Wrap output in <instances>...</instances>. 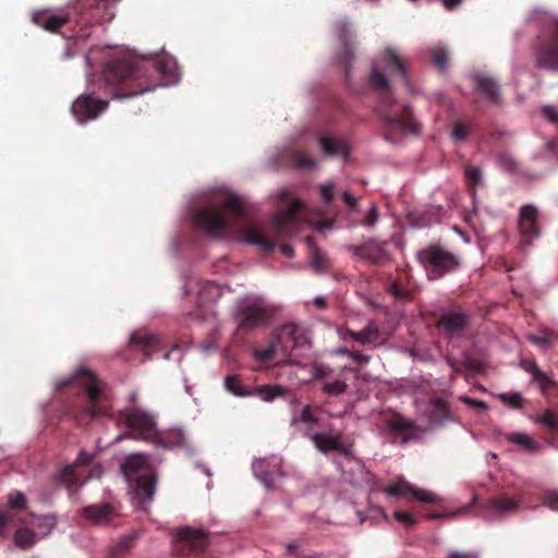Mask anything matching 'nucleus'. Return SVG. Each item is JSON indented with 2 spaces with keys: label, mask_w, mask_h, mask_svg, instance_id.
Instances as JSON below:
<instances>
[{
  "label": "nucleus",
  "mask_w": 558,
  "mask_h": 558,
  "mask_svg": "<svg viewBox=\"0 0 558 558\" xmlns=\"http://www.w3.org/2000/svg\"><path fill=\"white\" fill-rule=\"evenodd\" d=\"M386 427L393 433H404L414 428V423L404 418L403 416L396 414L385 422Z\"/></svg>",
  "instance_id": "nucleus-36"
},
{
  "label": "nucleus",
  "mask_w": 558,
  "mask_h": 558,
  "mask_svg": "<svg viewBox=\"0 0 558 558\" xmlns=\"http://www.w3.org/2000/svg\"><path fill=\"white\" fill-rule=\"evenodd\" d=\"M294 159L296 166L302 169H312L316 165L315 160L304 153H298Z\"/></svg>",
  "instance_id": "nucleus-55"
},
{
  "label": "nucleus",
  "mask_w": 558,
  "mask_h": 558,
  "mask_svg": "<svg viewBox=\"0 0 558 558\" xmlns=\"http://www.w3.org/2000/svg\"><path fill=\"white\" fill-rule=\"evenodd\" d=\"M225 388L235 397H250L258 396L264 401H272L277 397L286 393V388L278 385H262L253 388L246 387L242 384L239 375H228L223 381Z\"/></svg>",
  "instance_id": "nucleus-12"
},
{
  "label": "nucleus",
  "mask_w": 558,
  "mask_h": 558,
  "mask_svg": "<svg viewBox=\"0 0 558 558\" xmlns=\"http://www.w3.org/2000/svg\"><path fill=\"white\" fill-rule=\"evenodd\" d=\"M268 463L266 460L255 461L253 470L257 478L267 487L272 488L276 482L277 473L267 471Z\"/></svg>",
  "instance_id": "nucleus-33"
},
{
  "label": "nucleus",
  "mask_w": 558,
  "mask_h": 558,
  "mask_svg": "<svg viewBox=\"0 0 558 558\" xmlns=\"http://www.w3.org/2000/svg\"><path fill=\"white\" fill-rule=\"evenodd\" d=\"M385 493L388 496L397 498L413 497L415 500L425 504H438L440 498L429 490L413 486L411 483L400 477L396 483L387 486Z\"/></svg>",
  "instance_id": "nucleus-16"
},
{
  "label": "nucleus",
  "mask_w": 558,
  "mask_h": 558,
  "mask_svg": "<svg viewBox=\"0 0 558 558\" xmlns=\"http://www.w3.org/2000/svg\"><path fill=\"white\" fill-rule=\"evenodd\" d=\"M475 80V88L478 93L486 96L488 100L494 104L500 102V89L498 83L488 76L485 75H476Z\"/></svg>",
  "instance_id": "nucleus-27"
},
{
  "label": "nucleus",
  "mask_w": 558,
  "mask_h": 558,
  "mask_svg": "<svg viewBox=\"0 0 558 558\" xmlns=\"http://www.w3.org/2000/svg\"><path fill=\"white\" fill-rule=\"evenodd\" d=\"M94 93L82 94L73 101L71 111L78 123L95 120L108 109L109 100L95 98Z\"/></svg>",
  "instance_id": "nucleus-13"
},
{
  "label": "nucleus",
  "mask_w": 558,
  "mask_h": 558,
  "mask_svg": "<svg viewBox=\"0 0 558 558\" xmlns=\"http://www.w3.org/2000/svg\"><path fill=\"white\" fill-rule=\"evenodd\" d=\"M319 145L324 154L328 156H340L345 158L350 154L349 146L344 142L328 136L319 137Z\"/></svg>",
  "instance_id": "nucleus-30"
},
{
  "label": "nucleus",
  "mask_w": 558,
  "mask_h": 558,
  "mask_svg": "<svg viewBox=\"0 0 558 558\" xmlns=\"http://www.w3.org/2000/svg\"><path fill=\"white\" fill-rule=\"evenodd\" d=\"M209 546L208 534L190 526L181 527L173 537L172 551L180 558L196 557Z\"/></svg>",
  "instance_id": "nucleus-9"
},
{
  "label": "nucleus",
  "mask_w": 558,
  "mask_h": 558,
  "mask_svg": "<svg viewBox=\"0 0 558 558\" xmlns=\"http://www.w3.org/2000/svg\"><path fill=\"white\" fill-rule=\"evenodd\" d=\"M498 162L505 170L509 172H515L518 170V162L510 155H499Z\"/></svg>",
  "instance_id": "nucleus-54"
},
{
  "label": "nucleus",
  "mask_w": 558,
  "mask_h": 558,
  "mask_svg": "<svg viewBox=\"0 0 558 558\" xmlns=\"http://www.w3.org/2000/svg\"><path fill=\"white\" fill-rule=\"evenodd\" d=\"M332 374L333 371L325 364L316 363L313 365V377L316 380L328 381L332 379Z\"/></svg>",
  "instance_id": "nucleus-45"
},
{
  "label": "nucleus",
  "mask_w": 558,
  "mask_h": 558,
  "mask_svg": "<svg viewBox=\"0 0 558 558\" xmlns=\"http://www.w3.org/2000/svg\"><path fill=\"white\" fill-rule=\"evenodd\" d=\"M149 470H153V468L148 463V457L143 453H132L121 464V471L129 480L141 471L148 473Z\"/></svg>",
  "instance_id": "nucleus-24"
},
{
  "label": "nucleus",
  "mask_w": 558,
  "mask_h": 558,
  "mask_svg": "<svg viewBox=\"0 0 558 558\" xmlns=\"http://www.w3.org/2000/svg\"><path fill=\"white\" fill-rule=\"evenodd\" d=\"M471 324V316L464 312H446L436 322V328L447 337L458 336Z\"/></svg>",
  "instance_id": "nucleus-17"
},
{
  "label": "nucleus",
  "mask_w": 558,
  "mask_h": 558,
  "mask_svg": "<svg viewBox=\"0 0 558 558\" xmlns=\"http://www.w3.org/2000/svg\"><path fill=\"white\" fill-rule=\"evenodd\" d=\"M244 217V206L239 196L232 195L225 199L221 207L207 206L197 209L194 222L213 236H220L235 227Z\"/></svg>",
  "instance_id": "nucleus-4"
},
{
  "label": "nucleus",
  "mask_w": 558,
  "mask_h": 558,
  "mask_svg": "<svg viewBox=\"0 0 558 558\" xmlns=\"http://www.w3.org/2000/svg\"><path fill=\"white\" fill-rule=\"evenodd\" d=\"M134 537L132 535L122 536L119 542L110 549L108 558H123L132 548Z\"/></svg>",
  "instance_id": "nucleus-39"
},
{
  "label": "nucleus",
  "mask_w": 558,
  "mask_h": 558,
  "mask_svg": "<svg viewBox=\"0 0 558 558\" xmlns=\"http://www.w3.org/2000/svg\"><path fill=\"white\" fill-rule=\"evenodd\" d=\"M354 256L367 260L372 265H381L385 262V250L383 244H375L368 241L362 245H352L349 248Z\"/></svg>",
  "instance_id": "nucleus-21"
},
{
  "label": "nucleus",
  "mask_w": 558,
  "mask_h": 558,
  "mask_svg": "<svg viewBox=\"0 0 558 558\" xmlns=\"http://www.w3.org/2000/svg\"><path fill=\"white\" fill-rule=\"evenodd\" d=\"M533 54L536 68L558 72V19L551 20L537 36Z\"/></svg>",
  "instance_id": "nucleus-6"
},
{
  "label": "nucleus",
  "mask_w": 558,
  "mask_h": 558,
  "mask_svg": "<svg viewBox=\"0 0 558 558\" xmlns=\"http://www.w3.org/2000/svg\"><path fill=\"white\" fill-rule=\"evenodd\" d=\"M93 461V453L81 450L74 462L64 465L56 473V480L68 490L76 492L88 477H92V473L85 474V468L89 466Z\"/></svg>",
  "instance_id": "nucleus-11"
},
{
  "label": "nucleus",
  "mask_w": 558,
  "mask_h": 558,
  "mask_svg": "<svg viewBox=\"0 0 558 558\" xmlns=\"http://www.w3.org/2000/svg\"><path fill=\"white\" fill-rule=\"evenodd\" d=\"M348 387L344 379L332 377V379L324 383L322 390L329 396H340L347 391Z\"/></svg>",
  "instance_id": "nucleus-40"
},
{
  "label": "nucleus",
  "mask_w": 558,
  "mask_h": 558,
  "mask_svg": "<svg viewBox=\"0 0 558 558\" xmlns=\"http://www.w3.org/2000/svg\"><path fill=\"white\" fill-rule=\"evenodd\" d=\"M278 352H280V350L271 338L269 347L266 349L255 350L254 355L260 361H270L276 356Z\"/></svg>",
  "instance_id": "nucleus-46"
},
{
  "label": "nucleus",
  "mask_w": 558,
  "mask_h": 558,
  "mask_svg": "<svg viewBox=\"0 0 558 558\" xmlns=\"http://www.w3.org/2000/svg\"><path fill=\"white\" fill-rule=\"evenodd\" d=\"M307 244L312 247V266L317 271H324L328 268V260L324 256V254L320 252L319 248L314 246V240L312 236H306Z\"/></svg>",
  "instance_id": "nucleus-38"
},
{
  "label": "nucleus",
  "mask_w": 558,
  "mask_h": 558,
  "mask_svg": "<svg viewBox=\"0 0 558 558\" xmlns=\"http://www.w3.org/2000/svg\"><path fill=\"white\" fill-rule=\"evenodd\" d=\"M450 407L445 399L440 397L430 399L428 418L432 424L441 425L450 418Z\"/></svg>",
  "instance_id": "nucleus-26"
},
{
  "label": "nucleus",
  "mask_w": 558,
  "mask_h": 558,
  "mask_svg": "<svg viewBox=\"0 0 558 558\" xmlns=\"http://www.w3.org/2000/svg\"><path fill=\"white\" fill-rule=\"evenodd\" d=\"M520 365L526 373L532 375L533 380L542 373L534 360H522Z\"/></svg>",
  "instance_id": "nucleus-56"
},
{
  "label": "nucleus",
  "mask_w": 558,
  "mask_h": 558,
  "mask_svg": "<svg viewBox=\"0 0 558 558\" xmlns=\"http://www.w3.org/2000/svg\"><path fill=\"white\" fill-rule=\"evenodd\" d=\"M14 543L21 549H29L36 543V534L28 527H20L14 533Z\"/></svg>",
  "instance_id": "nucleus-35"
},
{
  "label": "nucleus",
  "mask_w": 558,
  "mask_h": 558,
  "mask_svg": "<svg viewBox=\"0 0 558 558\" xmlns=\"http://www.w3.org/2000/svg\"><path fill=\"white\" fill-rule=\"evenodd\" d=\"M151 442L166 449L180 448L184 445V434L181 429H170L166 433L157 430Z\"/></svg>",
  "instance_id": "nucleus-28"
},
{
  "label": "nucleus",
  "mask_w": 558,
  "mask_h": 558,
  "mask_svg": "<svg viewBox=\"0 0 558 558\" xmlns=\"http://www.w3.org/2000/svg\"><path fill=\"white\" fill-rule=\"evenodd\" d=\"M271 338L283 355L292 354L306 343L303 331L295 324H284L271 332Z\"/></svg>",
  "instance_id": "nucleus-14"
},
{
  "label": "nucleus",
  "mask_w": 558,
  "mask_h": 558,
  "mask_svg": "<svg viewBox=\"0 0 558 558\" xmlns=\"http://www.w3.org/2000/svg\"><path fill=\"white\" fill-rule=\"evenodd\" d=\"M393 517L398 522L404 524L408 527L414 526L417 523V519L413 514L405 511L398 510L393 513Z\"/></svg>",
  "instance_id": "nucleus-53"
},
{
  "label": "nucleus",
  "mask_w": 558,
  "mask_h": 558,
  "mask_svg": "<svg viewBox=\"0 0 558 558\" xmlns=\"http://www.w3.org/2000/svg\"><path fill=\"white\" fill-rule=\"evenodd\" d=\"M173 58L112 59L101 72V84L112 99H128L178 82Z\"/></svg>",
  "instance_id": "nucleus-1"
},
{
  "label": "nucleus",
  "mask_w": 558,
  "mask_h": 558,
  "mask_svg": "<svg viewBox=\"0 0 558 558\" xmlns=\"http://www.w3.org/2000/svg\"><path fill=\"white\" fill-rule=\"evenodd\" d=\"M157 475L154 470L143 473L135 478L134 494L137 500V507L147 511V505L154 499L156 490Z\"/></svg>",
  "instance_id": "nucleus-18"
},
{
  "label": "nucleus",
  "mask_w": 558,
  "mask_h": 558,
  "mask_svg": "<svg viewBox=\"0 0 558 558\" xmlns=\"http://www.w3.org/2000/svg\"><path fill=\"white\" fill-rule=\"evenodd\" d=\"M389 293L397 300L409 301L411 300V292L403 288L397 281H393L388 289Z\"/></svg>",
  "instance_id": "nucleus-48"
},
{
  "label": "nucleus",
  "mask_w": 558,
  "mask_h": 558,
  "mask_svg": "<svg viewBox=\"0 0 558 558\" xmlns=\"http://www.w3.org/2000/svg\"><path fill=\"white\" fill-rule=\"evenodd\" d=\"M537 218L538 211L533 205H524L520 208L519 231L524 239L523 243L530 244L533 239L539 236Z\"/></svg>",
  "instance_id": "nucleus-19"
},
{
  "label": "nucleus",
  "mask_w": 558,
  "mask_h": 558,
  "mask_svg": "<svg viewBox=\"0 0 558 558\" xmlns=\"http://www.w3.org/2000/svg\"><path fill=\"white\" fill-rule=\"evenodd\" d=\"M303 208V203L299 199H292L287 208L275 214L272 218V228L277 238H283L295 232L299 225V213Z\"/></svg>",
  "instance_id": "nucleus-15"
},
{
  "label": "nucleus",
  "mask_w": 558,
  "mask_h": 558,
  "mask_svg": "<svg viewBox=\"0 0 558 558\" xmlns=\"http://www.w3.org/2000/svg\"><path fill=\"white\" fill-rule=\"evenodd\" d=\"M241 234L243 240L246 243L253 244L258 246L264 252H271L275 246L276 242L269 238H267L259 229L258 227L254 225H246L242 228Z\"/></svg>",
  "instance_id": "nucleus-22"
},
{
  "label": "nucleus",
  "mask_w": 558,
  "mask_h": 558,
  "mask_svg": "<svg viewBox=\"0 0 558 558\" xmlns=\"http://www.w3.org/2000/svg\"><path fill=\"white\" fill-rule=\"evenodd\" d=\"M517 500L506 496H496L488 500V508L498 513L513 512L518 509Z\"/></svg>",
  "instance_id": "nucleus-32"
},
{
  "label": "nucleus",
  "mask_w": 558,
  "mask_h": 558,
  "mask_svg": "<svg viewBox=\"0 0 558 558\" xmlns=\"http://www.w3.org/2000/svg\"><path fill=\"white\" fill-rule=\"evenodd\" d=\"M538 384V387L544 396H548L550 390L557 387V383L548 377L544 372L533 380Z\"/></svg>",
  "instance_id": "nucleus-47"
},
{
  "label": "nucleus",
  "mask_w": 558,
  "mask_h": 558,
  "mask_svg": "<svg viewBox=\"0 0 558 558\" xmlns=\"http://www.w3.org/2000/svg\"><path fill=\"white\" fill-rule=\"evenodd\" d=\"M388 76L399 80L405 86H410L407 63L393 48H385L378 60L373 63L369 74V85L380 93L387 109L381 113L385 128L389 131L417 135L421 124L414 119L411 108L397 105L391 99V86Z\"/></svg>",
  "instance_id": "nucleus-2"
},
{
  "label": "nucleus",
  "mask_w": 558,
  "mask_h": 558,
  "mask_svg": "<svg viewBox=\"0 0 558 558\" xmlns=\"http://www.w3.org/2000/svg\"><path fill=\"white\" fill-rule=\"evenodd\" d=\"M82 514L92 524H108L113 517V509L109 504L92 505L83 508Z\"/></svg>",
  "instance_id": "nucleus-23"
},
{
  "label": "nucleus",
  "mask_w": 558,
  "mask_h": 558,
  "mask_svg": "<svg viewBox=\"0 0 558 558\" xmlns=\"http://www.w3.org/2000/svg\"><path fill=\"white\" fill-rule=\"evenodd\" d=\"M543 114L545 118H547L549 121L557 123L558 122V112L555 110L551 106H545L542 109Z\"/></svg>",
  "instance_id": "nucleus-62"
},
{
  "label": "nucleus",
  "mask_w": 558,
  "mask_h": 558,
  "mask_svg": "<svg viewBox=\"0 0 558 558\" xmlns=\"http://www.w3.org/2000/svg\"><path fill=\"white\" fill-rule=\"evenodd\" d=\"M470 133V126L462 121H457L451 131V137L454 141H465Z\"/></svg>",
  "instance_id": "nucleus-49"
},
{
  "label": "nucleus",
  "mask_w": 558,
  "mask_h": 558,
  "mask_svg": "<svg viewBox=\"0 0 558 558\" xmlns=\"http://www.w3.org/2000/svg\"><path fill=\"white\" fill-rule=\"evenodd\" d=\"M274 314L275 310L264 299L257 298L251 302L239 304L234 313V319L239 331L250 332L269 323Z\"/></svg>",
  "instance_id": "nucleus-8"
},
{
  "label": "nucleus",
  "mask_w": 558,
  "mask_h": 558,
  "mask_svg": "<svg viewBox=\"0 0 558 558\" xmlns=\"http://www.w3.org/2000/svg\"><path fill=\"white\" fill-rule=\"evenodd\" d=\"M350 357L353 359L355 362H357L360 364H366L369 361V356L368 355L362 354V353H360L357 351L350 352Z\"/></svg>",
  "instance_id": "nucleus-63"
},
{
  "label": "nucleus",
  "mask_w": 558,
  "mask_h": 558,
  "mask_svg": "<svg viewBox=\"0 0 558 558\" xmlns=\"http://www.w3.org/2000/svg\"><path fill=\"white\" fill-rule=\"evenodd\" d=\"M529 340L538 345V347H546L550 343L551 337L550 336H538V335H531L529 336Z\"/></svg>",
  "instance_id": "nucleus-59"
},
{
  "label": "nucleus",
  "mask_w": 558,
  "mask_h": 558,
  "mask_svg": "<svg viewBox=\"0 0 558 558\" xmlns=\"http://www.w3.org/2000/svg\"><path fill=\"white\" fill-rule=\"evenodd\" d=\"M311 439L318 451L327 453L329 451H336L340 448L341 435L337 434L332 436L325 433H316L311 436Z\"/></svg>",
  "instance_id": "nucleus-29"
},
{
  "label": "nucleus",
  "mask_w": 558,
  "mask_h": 558,
  "mask_svg": "<svg viewBox=\"0 0 558 558\" xmlns=\"http://www.w3.org/2000/svg\"><path fill=\"white\" fill-rule=\"evenodd\" d=\"M8 500L12 509L22 510L26 507V497L20 492L9 494Z\"/></svg>",
  "instance_id": "nucleus-51"
},
{
  "label": "nucleus",
  "mask_w": 558,
  "mask_h": 558,
  "mask_svg": "<svg viewBox=\"0 0 558 558\" xmlns=\"http://www.w3.org/2000/svg\"><path fill=\"white\" fill-rule=\"evenodd\" d=\"M345 336L360 342L361 344H369L377 340L378 330L374 323H369L363 330L354 331L351 329L345 330Z\"/></svg>",
  "instance_id": "nucleus-31"
},
{
  "label": "nucleus",
  "mask_w": 558,
  "mask_h": 558,
  "mask_svg": "<svg viewBox=\"0 0 558 558\" xmlns=\"http://www.w3.org/2000/svg\"><path fill=\"white\" fill-rule=\"evenodd\" d=\"M320 195L326 205H330L333 199V184H324L320 186Z\"/></svg>",
  "instance_id": "nucleus-57"
},
{
  "label": "nucleus",
  "mask_w": 558,
  "mask_h": 558,
  "mask_svg": "<svg viewBox=\"0 0 558 558\" xmlns=\"http://www.w3.org/2000/svg\"><path fill=\"white\" fill-rule=\"evenodd\" d=\"M421 265L430 280H437L456 270L460 264L458 256L438 244L429 245L417 254Z\"/></svg>",
  "instance_id": "nucleus-7"
},
{
  "label": "nucleus",
  "mask_w": 558,
  "mask_h": 558,
  "mask_svg": "<svg viewBox=\"0 0 558 558\" xmlns=\"http://www.w3.org/2000/svg\"><path fill=\"white\" fill-rule=\"evenodd\" d=\"M221 296V289L215 282H205L198 291L199 302H215Z\"/></svg>",
  "instance_id": "nucleus-37"
},
{
  "label": "nucleus",
  "mask_w": 558,
  "mask_h": 558,
  "mask_svg": "<svg viewBox=\"0 0 558 558\" xmlns=\"http://www.w3.org/2000/svg\"><path fill=\"white\" fill-rule=\"evenodd\" d=\"M130 342L132 345L138 347L143 350L147 359H151L156 353L155 348L158 345V338L147 331L138 330L131 335Z\"/></svg>",
  "instance_id": "nucleus-25"
},
{
  "label": "nucleus",
  "mask_w": 558,
  "mask_h": 558,
  "mask_svg": "<svg viewBox=\"0 0 558 558\" xmlns=\"http://www.w3.org/2000/svg\"><path fill=\"white\" fill-rule=\"evenodd\" d=\"M339 60H340V62L344 66L345 80L349 81L350 65H351V63L354 60V53H353V50L351 49V47L348 44L343 45L342 52H341V54L339 57Z\"/></svg>",
  "instance_id": "nucleus-44"
},
{
  "label": "nucleus",
  "mask_w": 558,
  "mask_h": 558,
  "mask_svg": "<svg viewBox=\"0 0 558 558\" xmlns=\"http://www.w3.org/2000/svg\"><path fill=\"white\" fill-rule=\"evenodd\" d=\"M377 220H378L377 207H376V205H373L364 219V223L366 226H373L377 222Z\"/></svg>",
  "instance_id": "nucleus-61"
},
{
  "label": "nucleus",
  "mask_w": 558,
  "mask_h": 558,
  "mask_svg": "<svg viewBox=\"0 0 558 558\" xmlns=\"http://www.w3.org/2000/svg\"><path fill=\"white\" fill-rule=\"evenodd\" d=\"M342 199L345 203V205L350 208L351 211H356L359 207V202L356 197H354L349 192H344L342 194Z\"/></svg>",
  "instance_id": "nucleus-60"
},
{
  "label": "nucleus",
  "mask_w": 558,
  "mask_h": 558,
  "mask_svg": "<svg viewBox=\"0 0 558 558\" xmlns=\"http://www.w3.org/2000/svg\"><path fill=\"white\" fill-rule=\"evenodd\" d=\"M499 398L504 403L513 409H521L524 404V399L518 392L511 395L502 393Z\"/></svg>",
  "instance_id": "nucleus-50"
},
{
  "label": "nucleus",
  "mask_w": 558,
  "mask_h": 558,
  "mask_svg": "<svg viewBox=\"0 0 558 558\" xmlns=\"http://www.w3.org/2000/svg\"><path fill=\"white\" fill-rule=\"evenodd\" d=\"M71 386L83 389L86 397V403L81 412L74 414L80 424L110 414L111 403L109 397L102 389L99 378L90 369L81 367L72 376L56 381L58 390Z\"/></svg>",
  "instance_id": "nucleus-3"
},
{
  "label": "nucleus",
  "mask_w": 558,
  "mask_h": 558,
  "mask_svg": "<svg viewBox=\"0 0 558 558\" xmlns=\"http://www.w3.org/2000/svg\"><path fill=\"white\" fill-rule=\"evenodd\" d=\"M545 504L555 511H558V492H549L545 495Z\"/></svg>",
  "instance_id": "nucleus-58"
},
{
  "label": "nucleus",
  "mask_w": 558,
  "mask_h": 558,
  "mask_svg": "<svg viewBox=\"0 0 558 558\" xmlns=\"http://www.w3.org/2000/svg\"><path fill=\"white\" fill-rule=\"evenodd\" d=\"M507 439L510 442L522 447L527 452H536L541 449V445L527 434L512 433L508 435Z\"/></svg>",
  "instance_id": "nucleus-34"
},
{
  "label": "nucleus",
  "mask_w": 558,
  "mask_h": 558,
  "mask_svg": "<svg viewBox=\"0 0 558 558\" xmlns=\"http://www.w3.org/2000/svg\"><path fill=\"white\" fill-rule=\"evenodd\" d=\"M429 57L432 62L440 70H444L448 64V53L441 47H433L429 49Z\"/></svg>",
  "instance_id": "nucleus-43"
},
{
  "label": "nucleus",
  "mask_w": 558,
  "mask_h": 558,
  "mask_svg": "<svg viewBox=\"0 0 558 558\" xmlns=\"http://www.w3.org/2000/svg\"><path fill=\"white\" fill-rule=\"evenodd\" d=\"M31 21L47 32L57 33L70 22V14L65 12L52 13L49 9H44L34 11Z\"/></svg>",
  "instance_id": "nucleus-20"
},
{
  "label": "nucleus",
  "mask_w": 558,
  "mask_h": 558,
  "mask_svg": "<svg viewBox=\"0 0 558 558\" xmlns=\"http://www.w3.org/2000/svg\"><path fill=\"white\" fill-rule=\"evenodd\" d=\"M316 424L318 422L317 416L311 405H305L299 415L294 414L291 418V425L296 423Z\"/></svg>",
  "instance_id": "nucleus-42"
},
{
  "label": "nucleus",
  "mask_w": 558,
  "mask_h": 558,
  "mask_svg": "<svg viewBox=\"0 0 558 558\" xmlns=\"http://www.w3.org/2000/svg\"><path fill=\"white\" fill-rule=\"evenodd\" d=\"M536 422L542 424L547 430L558 434V412L546 410L537 416Z\"/></svg>",
  "instance_id": "nucleus-41"
},
{
  "label": "nucleus",
  "mask_w": 558,
  "mask_h": 558,
  "mask_svg": "<svg viewBox=\"0 0 558 558\" xmlns=\"http://www.w3.org/2000/svg\"><path fill=\"white\" fill-rule=\"evenodd\" d=\"M279 248L280 252L287 257H292L294 255V250L289 244H282Z\"/></svg>",
  "instance_id": "nucleus-64"
},
{
  "label": "nucleus",
  "mask_w": 558,
  "mask_h": 558,
  "mask_svg": "<svg viewBox=\"0 0 558 558\" xmlns=\"http://www.w3.org/2000/svg\"><path fill=\"white\" fill-rule=\"evenodd\" d=\"M116 0H81L75 10L76 23L82 26L110 22L116 14Z\"/></svg>",
  "instance_id": "nucleus-10"
},
{
  "label": "nucleus",
  "mask_w": 558,
  "mask_h": 558,
  "mask_svg": "<svg viewBox=\"0 0 558 558\" xmlns=\"http://www.w3.org/2000/svg\"><path fill=\"white\" fill-rule=\"evenodd\" d=\"M464 174L468 183L472 185L473 190H475L476 185L480 184L482 179L481 169L477 167H466Z\"/></svg>",
  "instance_id": "nucleus-52"
},
{
  "label": "nucleus",
  "mask_w": 558,
  "mask_h": 558,
  "mask_svg": "<svg viewBox=\"0 0 558 558\" xmlns=\"http://www.w3.org/2000/svg\"><path fill=\"white\" fill-rule=\"evenodd\" d=\"M118 424H123L128 430L118 436L116 441L124 438L151 442L156 438L157 424L154 416L136 407L128 408L118 413Z\"/></svg>",
  "instance_id": "nucleus-5"
}]
</instances>
